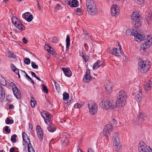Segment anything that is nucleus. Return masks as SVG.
<instances>
[{"label":"nucleus","instance_id":"nucleus-1","mask_svg":"<svg viewBox=\"0 0 152 152\" xmlns=\"http://www.w3.org/2000/svg\"><path fill=\"white\" fill-rule=\"evenodd\" d=\"M127 95L126 93L123 91H121L117 96L116 105L121 107L124 106L126 102Z\"/></svg>","mask_w":152,"mask_h":152},{"label":"nucleus","instance_id":"nucleus-2","mask_svg":"<svg viewBox=\"0 0 152 152\" xmlns=\"http://www.w3.org/2000/svg\"><path fill=\"white\" fill-rule=\"evenodd\" d=\"M150 62L148 60H142L138 63V69L142 73H146L151 68Z\"/></svg>","mask_w":152,"mask_h":152},{"label":"nucleus","instance_id":"nucleus-3","mask_svg":"<svg viewBox=\"0 0 152 152\" xmlns=\"http://www.w3.org/2000/svg\"><path fill=\"white\" fill-rule=\"evenodd\" d=\"M99 105L103 109L106 110H112L117 107L116 103L113 101H102Z\"/></svg>","mask_w":152,"mask_h":152},{"label":"nucleus","instance_id":"nucleus-4","mask_svg":"<svg viewBox=\"0 0 152 152\" xmlns=\"http://www.w3.org/2000/svg\"><path fill=\"white\" fill-rule=\"evenodd\" d=\"M140 15L137 12H134L132 15V23L135 27H138L141 25V20L140 18Z\"/></svg>","mask_w":152,"mask_h":152},{"label":"nucleus","instance_id":"nucleus-5","mask_svg":"<svg viewBox=\"0 0 152 152\" xmlns=\"http://www.w3.org/2000/svg\"><path fill=\"white\" fill-rule=\"evenodd\" d=\"M113 128L112 125L107 124L105 126L103 131V137L106 142L108 141L109 136L110 134V133L113 131Z\"/></svg>","mask_w":152,"mask_h":152},{"label":"nucleus","instance_id":"nucleus-6","mask_svg":"<svg viewBox=\"0 0 152 152\" xmlns=\"http://www.w3.org/2000/svg\"><path fill=\"white\" fill-rule=\"evenodd\" d=\"M12 22L15 26L21 31H24L25 28L23 25L21 23L17 17L14 16L12 18Z\"/></svg>","mask_w":152,"mask_h":152},{"label":"nucleus","instance_id":"nucleus-7","mask_svg":"<svg viewBox=\"0 0 152 152\" xmlns=\"http://www.w3.org/2000/svg\"><path fill=\"white\" fill-rule=\"evenodd\" d=\"M88 105L90 113L92 115H95L98 110V107L95 102L93 101H91L89 102Z\"/></svg>","mask_w":152,"mask_h":152},{"label":"nucleus","instance_id":"nucleus-8","mask_svg":"<svg viewBox=\"0 0 152 152\" xmlns=\"http://www.w3.org/2000/svg\"><path fill=\"white\" fill-rule=\"evenodd\" d=\"M41 115L46 124L48 125H50L51 124L52 121L51 114L48 112L43 111L42 112Z\"/></svg>","mask_w":152,"mask_h":152},{"label":"nucleus","instance_id":"nucleus-9","mask_svg":"<svg viewBox=\"0 0 152 152\" xmlns=\"http://www.w3.org/2000/svg\"><path fill=\"white\" fill-rule=\"evenodd\" d=\"M121 47L120 45L119 47V49L116 48H112L110 50V53L113 55L115 56H116L119 57L120 56V55L121 54L120 51V49Z\"/></svg>","mask_w":152,"mask_h":152},{"label":"nucleus","instance_id":"nucleus-10","mask_svg":"<svg viewBox=\"0 0 152 152\" xmlns=\"http://www.w3.org/2000/svg\"><path fill=\"white\" fill-rule=\"evenodd\" d=\"M138 148L140 152H148V149L145 143L142 141L140 142Z\"/></svg>","mask_w":152,"mask_h":152},{"label":"nucleus","instance_id":"nucleus-11","mask_svg":"<svg viewBox=\"0 0 152 152\" xmlns=\"http://www.w3.org/2000/svg\"><path fill=\"white\" fill-rule=\"evenodd\" d=\"M111 14L112 16H116L119 13L118 6L117 5H113L111 9Z\"/></svg>","mask_w":152,"mask_h":152},{"label":"nucleus","instance_id":"nucleus-12","mask_svg":"<svg viewBox=\"0 0 152 152\" xmlns=\"http://www.w3.org/2000/svg\"><path fill=\"white\" fill-rule=\"evenodd\" d=\"M133 36L136 40L137 42L141 41L145 39L144 36L143 34L138 33L137 31H136L135 33H134Z\"/></svg>","mask_w":152,"mask_h":152},{"label":"nucleus","instance_id":"nucleus-13","mask_svg":"<svg viewBox=\"0 0 152 152\" xmlns=\"http://www.w3.org/2000/svg\"><path fill=\"white\" fill-rule=\"evenodd\" d=\"M145 114L144 113H139L137 119L139 124H141L143 123L144 120L145 118Z\"/></svg>","mask_w":152,"mask_h":152},{"label":"nucleus","instance_id":"nucleus-14","mask_svg":"<svg viewBox=\"0 0 152 152\" xmlns=\"http://www.w3.org/2000/svg\"><path fill=\"white\" fill-rule=\"evenodd\" d=\"M22 137L23 138V141H24V142H23V146H25L24 149L26 148V146L25 145V143L26 145L31 142L30 139L28 137L26 134L25 132H23L22 133Z\"/></svg>","mask_w":152,"mask_h":152},{"label":"nucleus","instance_id":"nucleus-15","mask_svg":"<svg viewBox=\"0 0 152 152\" xmlns=\"http://www.w3.org/2000/svg\"><path fill=\"white\" fill-rule=\"evenodd\" d=\"M88 13L91 15H95L97 13V10L96 5L93 6L92 7L88 8L87 9Z\"/></svg>","mask_w":152,"mask_h":152},{"label":"nucleus","instance_id":"nucleus-16","mask_svg":"<svg viewBox=\"0 0 152 152\" xmlns=\"http://www.w3.org/2000/svg\"><path fill=\"white\" fill-rule=\"evenodd\" d=\"M91 78L90 70H87L86 71V74L83 78V81L86 83L90 81Z\"/></svg>","mask_w":152,"mask_h":152},{"label":"nucleus","instance_id":"nucleus-17","mask_svg":"<svg viewBox=\"0 0 152 152\" xmlns=\"http://www.w3.org/2000/svg\"><path fill=\"white\" fill-rule=\"evenodd\" d=\"M12 91L15 96L18 99L21 98V95L20 90L17 88H13Z\"/></svg>","mask_w":152,"mask_h":152},{"label":"nucleus","instance_id":"nucleus-18","mask_svg":"<svg viewBox=\"0 0 152 152\" xmlns=\"http://www.w3.org/2000/svg\"><path fill=\"white\" fill-rule=\"evenodd\" d=\"M67 4L72 7H75L78 6V2L77 0H72L70 1H67Z\"/></svg>","mask_w":152,"mask_h":152},{"label":"nucleus","instance_id":"nucleus-19","mask_svg":"<svg viewBox=\"0 0 152 152\" xmlns=\"http://www.w3.org/2000/svg\"><path fill=\"white\" fill-rule=\"evenodd\" d=\"M0 101L2 102L5 98V91L2 87H0Z\"/></svg>","mask_w":152,"mask_h":152},{"label":"nucleus","instance_id":"nucleus-20","mask_svg":"<svg viewBox=\"0 0 152 152\" xmlns=\"http://www.w3.org/2000/svg\"><path fill=\"white\" fill-rule=\"evenodd\" d=\"M65 75L69 77H70L72 75V72L68 68L64 67L62 68Z\"/></svg>","mask_w":152,"mask_h":152},{"label":"nucleus","instance_id":"nucleus-21","mask_svg":"<svg viewBox=\"0 0 152 152\" xmlns=\"http://www.w3.org/2000/svg\"><path fill=\"white\" fill-rule=\"evenodd\" d=\"M87 9L96 5V4L93 0H87L86 2Z\"/></svg>","mask_w":152,"mask_h":152},{"label":"nucleus","instance_id":"nucleus-22","mask_svg":"<svg viewBox=\"0 0 152 152\" xmlns=\"http://www.w3.org/2000/svg\"><path fill=\"white\" fill-rule=\"evenodd\" d=\"M119 140L118 133L115 132L113 138V144H115L116 145V143L119 142Z\"/></svg>","mask_w":152,"mask_h":152},{"label":"nucleus","instance_id":"nucleus-23","mask_svg":"<svg viewBox=\"0 0 152 152\" xmlns=\"http://www.w3.org/2000/svg\"><path fill=\"white\" fill-rule=\"evenodd\" d=\"M142 94L141 91L138 92L135 97V99L137 101H140L142 99Z\"/></svg>","mask_w":152,"mask_h":152},{"label":"nucleus","instance_id":"nucleus-24","mask_svg":"<svg viewBox=\"0 0 152 152\" xmlns=\"http://www.w3.org/2000/svg\"><path fill=\"white\" fill-rule=\"evenodd\" d=\"M151 44L147 42H145L141 46V49L143 51L145 50L146 49L148 48Z\"/></svg>","mask_w":152,"mask_h":152},{"label":"nucleus","instance_id":"nucleus-25","mask_svg":"<svg viewBox=\"0 0 152 152\" xmlns=\"http://www.w3.org/2000/svg\"><path fill=\"white\" fill-rule=\"evenodd\" d=\"M37 135L41 141L43 140V132L42 129H41L40 130H37Z\"/></svg>","mask_w":152,"mask_h":152},{"label":"nucleus","instance_id":"nucleus-26","mask_svg":"<svg viewBox=\"0 0 152 152\" xmlns=\"http://www.w3.org/2000/svg\"><path fill=\"white\" fill-rule=\"evenodd\" d=\"M113 145L116 151H118L122 148V145L120 142L116 143V145H115V144H114Z\"/></svg>","mask_w":152,"mask_h":152},{"label":"nucleus","instance_id":"nucleus-27","mask_svg":"<svg viewBox=\"0 0 152 152\" xmlns=\"http://www.w3.org/2000/svg\"><path fill=\"white\" fill-rule=\"evenodd\" d=\"M26 145H28L27 148H28V152H35L34 148L32 146V145L31 142H29V143H28Z\"/></svg>","mask_w":152,"mask_h":152},{"label":"nucleus","instance_id":"nucleus-28","mask_svg":"<svg viewBox=\"0 0 152 152\" xmlns=\"http://www.w3.org/2000/svg\"><path fill=\"white\" fill-rule=\"evenodd\" d=\"M136 31L134 30H132V31L131 29H127L126 31V34L128 36L131 35L133 36V34L135 33Z\"/></svg>","mask_w":152,"mask_h":152},{"label":"nucleus","instance_id":"nucleus-29","mask_svg":"<svg viewBox=\"0 0 152 152\" xmlns=\"http://www.w3.org/2000/svg\"><path fill=\"white\" fill-rule=\"evenodd\" d=\"M152 86V83H148L144 85V88L146 91L149 90Z\"/></svg>","mask_w":152,"mask_h":152},{"label":"nucleus","instance_id":"nucleus-30","mask_svg":"<svg viewBox=\"0 0 152 152\" xmlns=\"http://www.w3.org/2000/svg\"><path fill=\"white\" fill-rule=\"evenodd\" d=\"M48 129L49 132H55L56 130V127L52 124L49 126L48 127Z\"/></svg>","mask_w":152,"mask_h":152},{"label":"nucleus","instance_id":"nucleus-31","mask_svg":"<svg viewBox=\"0 0 152 152\" xmlns=\"http://www.w3.org/2000/svg\"><path fill=\"white\" fill-rule=\"evenodd\" d=\"M66 47L67 49H68L69 45H70V37L68 34L66 36Z\"/></svg>","mask_w":152,"mask_h":152},{"label":"nucleus","instance_id":"nucleus-32","mask_svg":"<svg viewBox=\"0 0 152 152\" xmlns=\"http://www.w3.org/2000/svg\"><path fill=\"white\" fill-rule=\"evenodd\" d=\"M85 104L84 102H83L81 104L77 103H76L74 105V107L75 108H80L83 105Z\"/></svg>","mask_w":152,"mask_h":152},{"label":"nucleus","instance_id":"nucleus-33","mask_svg":"<svg viewBox=\"0 0 152 152\" xmlns=\"http://www.w3.org/2000/svg\"><path fill=\"white\" fill-rule=\"evenodd\" d=\"M105 88L106 90L108 92L111 91L113 88L112 84L110 83H109L108 84L105 85Z\"/></svg>","mask_w":152,"mask_h":152},{"label":"nucleus","instance_id":"nucleus-34","mask_svg":"<svg viewBox=\"0 0 152 152\" xmlns=\"http://www.w3.org/2000/svg\"><path fill=\"white\" fill-rule=\"evenodd\" d=\"M21 71L22 72H23L25 74V76L27 78V80H31V82L33 84L34 83V82L33 80L28 75L25 71L22 70H21Z\"/></svg>","mask_w":152,"mask_h":152},{"label":"nucleus","instance_id":"nucleus-35","mask_svg":"<svg viewBox=\"0 0 152 152\" xmlns=\"http://www.w3.org/2000/svg\"><path fill=\"white\" fill-rule=\"evenodd\" d=\"M101 65V63L100 61H97V62L95 63L93 66V69H97Z\"/></svg>","mask_w":152,"mask_h":152},{"label":"nucleus","instance_id":"nucleus-36","mask_svg":"<svg viewBox=\"0 0 152 152\" xmlns=\"http://www.w3.org/2000/svg\"><path fill=\"white\" fill-rule=\"evenodd\" d=\"M150 44H152V35H150L147 36V38H146V41Z\"/></svg>","mask_w":152,"mask_h":152},{"label":"nucleus","instance_id":"nucleus-37","mask_svg":"<svg viewBox=\"0 0 152 152\" xmlns=\"http://www.w3.org/2000/svg\"><path fill=\"white\" fill-rule=\"evenodd\" d=\"M31 100L30 102L31 106L32 107H34L35 106L36 101L34 100V99L33 97L31 96Z\"/></svg>","mask_w":152,"mask_h":152},{"label":"nucleus","instance_id":"nucleus-38","mask_svg":"<svg viewBox=\"0 0 152 152\" xmlns=\"http://www.w3.org/2000/svg\"><path fill=\"white\" fill-rule=\"evenodd\" d=\"M69 94L66 92H64L63 94V99L64 100H66L69 98Z\"/></svg>","mask_w":152,"mask_h":152},{"label":"nucleus","instance_id":"nucleus-39","mask_svg":"<svg viewBox=\"0 0 152 152\" xmlns=\"http://www.w3.org/2000/svg\"><path fill=\"white\" fill-rule=\"evenodd\" d=\"M17 137V136L15 134H14L11 136V140L12 142L15 143L16 142V138Z\"/></svg>","mask_w":152,"mask_h":152},{"label":"nucleus","instance_id":"nucleus-40","mask_svg":"<svg viewBox=\"0 0 152 152\" xmlns=\"http://www.w3.org/2000/svg\"><path fill=\"white\" fill-rule=\"evenodd\" d=\"M1 81H0V84L3 86H5L6 84V81L4 78L1 77Z\"/></svg>","mask_w":152,"mask_h":152},{"label":"nucleus","instance_id":"nucleus-41","mask_svg":"<svg viewBox=\"0 0 152 152\" xmlns=\"http://www.w3.org/2000/svg\"><path fill=\"white\" fill-rule=\"evenodd\" d=\"M42 91L46 94H47L48 93V91L46 86L45 85L43 84L42 85Z\"/></svg>","mask_w":152,"mask_h":152},{"label":"nucleus","instance_id":"nucleus-42","mask_svg":"<svg viewBox=\"0 0 152 152\" xmlns=\"http://www.w3.org/2000/svg\"><path fill=\"white\" fill-rule=\"evenodd\" d=\"M5 122L7 124H12L13 123L14 121L12 120H10L9 118H8L6 119Z\"/></svg>","mask_w":152,"mask_h":152},{"label":"nucleus","instance_id":"nucleus-43","mask_svg":"<svg viewBox=\"0 0 152 152\" xmlns=\"http://www.w3.org/2000/svg\"><path fill=\"white\" fill-rule=\"evenodd\" d=\"M30 14V13L29 12H26L22 15V17L25 20H26L29 15Z\"/></svg>","mask_w":152,"mask_h":152},{"label":"nucleus","instance_id":"nucleus-44","mask_svg":"<svg viewBox=\"0 0 152 152\" xmlns=\"http://www.w3.org/2000/svg\"><path fill=\"white\" fill-rule=\"evenodd\" d=\"M55 84L56 90L58 92H59L60 90L59 85L56 82L55 83Z\"/></svg>","mask_w":152,"mask_h":152},{"label":"nucleus","instance_id":"nucleus-45","mask_svg":"<svg viewBox=\"0 0 152 152\" xmlns=\"http://www.w3.org/2000/svg\"><path fill=\"white\" fill-rule=\"evenodd\" d=\"M31 64L32 67L33 69H37L38 68V65H36L35 63L34 62H32Z\"/></svg>","mask_w":152,"mask_h":152},{"label":"nucleus","instance_id":"nucleus-46","mask_svg":"<svg viewBox=\"0 0 152 152\" xmlns=\"http://www.w3.org/2000/svg\"><path fill=\"white\" fill-rule=\"evenodd\" d=\"M25 63L27 65L29 64L30 63V60L29 58H26L24 59V60Z\"/></svg>","mask_w":152,"mask_h":152},{"label":"nucleus","instance_id":"nucleus-47","mask_svg":"<svg viewBox=\"0 0 152 152\" xmlns=\"http://www.w3.org/2000/svg\"><path fill=\"white\" fill-rule=\"evenodd\" d=\"M9 128L8 126H6L4 129V131L8 134L10 133L11 132V130L10 129H9Z\"/></svg>","mask_w":152,"mask_h":152},{"label":"nucleus","instance_id":"nucleus-48","mask_svg":"<svg viewBox=\"0 0 152 152\" xmlns=\"http://www.w3.org/2000/svg\"><path fill=\"white\" fill-rule=\"evenodd\" d=\"M33 15H29L26 20L28 22H30L32 21L33 19Z\"/></svg>","mask_w":152,"mask_h":152},{"label":"nucleus","instance_id":"nucleus-49","mask_svg":"<svg viewBox=\"0 0 152 152\" xmlns=\"http://www.w3.org/2000/svg\"><path fill=\"white\" fill-rule=\"evenodd\" d=\"M135 2L139 4H143L144 2L143 0H135Z\"/></svg>","mask_w":152,"mask_h":152},{"label":"nucleus","instance_id":"nucleus-50","mask_svg":"<svg viewBox=\"0 0 152 152\" xmlns=\"http://www.w3.org/2000/svg\"><path fill=\"white\" fill-rule=\"evenodd\" d=\"M10 87H12V90H13V88H16L17 87L15 84L13 82H12L10 83Z\"/></svg>","mask_w":152,"mask_h":152},{"label":"nucleus","instance_id":"nucleus-51","mask_svg":"<svg viewBox=\"0 0 152 152\" xmlns=\"http://www.w3.org/2000/svg\"><path fill=\"white\" fill-rule=\"evenodd\" d=\"M8 54H9L8 57L9 58H13L14 57V55L13 53L11 51H9L8 52Z\"/></svg>","mask_w":152,"mask_h":152},{"label":"nucleus","instance_id":"nucleus-52","mask_svg":"<svg viewBox=\"0 0 152 152\" xmlns=\"http://www.w3.org/2000/svg\"><path fill=\"white\" fill-rule=\"evenodd\" d=\"M148 17L150 20H152V12H150L148 14Z\"/></svg>","mask_w":152,"mask_h":152},{"label":"nucleus","instance_id":"nucleus-53","mask_svg":"<svg viewBox=\"0 0 152 152\" xmlns=\"http://www.w3.org/2000/svg\"><path fill=\"white\" fill-rule=\"evenodd\" d=\"M57 42V37H54L53 39V42L54 43H56Z\"/></svg>","mask_w":152,"mask_h":152},{"label":"nucleus","instance_id":"nucleus-54","mask_svg":"<svg viewBox=\"0 0 152 152\" xmlns=\"http://www.w3.org/2000/svg\"><path fill=\"white\" fill-rule=\"evenodd\" d=\"M53 50V49L52 47H51L49 49L48 52V53L51 54L52 53Z\"/></svg>","mask_w":152,"mask_h":152},{"label":"nucleus","instance_id":"nucleus-55","mask_svg":"<svg viewBox=\"0 0 152 152\" xmlns=\"http://www.w3.org/2000/svg\"><path fill=\"white\" fill-rule=\"evenodd\" d=\"M45 49L47 51H48V50L51 47H50L49 45H46L45 46Z\"/></svg>","mask_w":152,"mask_h":152},{"label":"nucleus","instance_id":"nucleus-56","mask_svg":"<svg viewBox=\"0 0 152 152\" xmlns=\"http://www.w3.org/2000/svg\"><path fill=\"white\" fill-rule=\"evenodd\" d=\"M23 42L24 44H27L28 42V41L26 39L25 37H24L22 39Z\"/></svg>","mask_w":152,"mask_h":152},{"label":"nucleus","instance_id":"nucleus-57","mask_svg":"<svg viewBox=\"0 0 152 152\" xmlns=\"http://www.w3.org/2000/svg\"><path fill=\"white\" fill-rule=\"evenodd\" d=\"M13 71L15 72V74H19V69H15L13 70Z\"/></svg>","mask_w":152,"mask_h":152},{"label":"nucleus","instance_id":"nucleus-58","mask_svg":"<svg viewBox=\"0 0 152 152\" xmlns=\"http://www.w3.org/2000/svg\"><path fill=\"white\" fill-rule=\"evenodd\" d=\"M11 67L13 71V70L15 69H17L16 67L13 64H11Z\"/></svg>","mask_w":152,"mask_h":152},{"label":"nucleus","instance_id":"nucleus-59","mask_svg":"<svg viewBox=\"0 0 152 152\" xmlns=\"http://www.w3.org/2000/svg\"><path fill=\"white\" fill-rule=\"evenodd\" d=\"M30 72L31 73V75L35 77V78L37 76L35 73L32 71H30Z\"/></svg>","mask_w":152,"mask_h":152},{"label":"nucleus","instance_id":"nucleus-60","mask_svg":"<svg viewBox=\"0 0 152 152\" xmlns=\"http://www.w3.org/2000/svg\"><path fill=\"white\" fill-rule=\"evenodd\" d=\"M113 124H117V121L115 119H112Z\"/></svg>","mask_w":152,"mask_h":152},{"label":"nucleus","instance_id":"nucleus-61","mask_svg":"<svg viewBox=\"0 0 152 152\" xmlns=\"http://www.w3.org/2000/svg\"><path fill=\"white\" fill-rule=\"evenodd\" d=\"M60 6V4H56V7H55V9L56 10H58L59 9Z\"/></svg>","mask_w":152,"mask_h":152},{"label":"nucleus","instance_id":"nucleus-62","mask_svg":"<svg viewBox=\"0 0 152 152\" xmlns=\"http://www.w3.org/2000/svg\"><path fill=\"white\" fill-rule=\"evenodd\" d=\"M10 152H16L14 148H12L10 150Z\"/></svg>","mask_w":152,"mask_h":152},{"label":"nucleus","instance_id":"nucleus-63","mask_svg":"<svg viewBox=\"0 0 152 152\" xmlns=\"http://www.w3.org/2000/svg\"><path fill=\"white\" fill-rule=\"evenodd\" d=\"M14 106H13V105H10L9 106V110H11V109H13L14 108Z\"/></svg>","mask_w":152,"mask_h":152},{"label":"nucleus","instance_id":"nucleus-64","mask_svg":"<svg viewBox=\"0 0 152 152\" xmlns=\"http://www.w3.org/2000/svg\"><path fill=\"white\" fill-rule=\"evenodd\" d=\"M83 34H85V35H88V33L86 31H84V29H83Z\"/></svg>","mask_w":152,"mask_h":152}]
</instances>
